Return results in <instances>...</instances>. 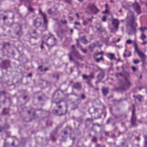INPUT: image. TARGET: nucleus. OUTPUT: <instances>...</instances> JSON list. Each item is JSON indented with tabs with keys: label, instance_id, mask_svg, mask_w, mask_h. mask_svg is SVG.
Wrapping results in <instances>:
<instances>
[{
	"label": "nucleus",
	"instance_id": "obj_1",
	"mask_svg": "<svg viewBox=\"0 0 147 147\" xmlns=\"http://www.w3.org/2000/svg\"><path fill=\"white\" fill-rule=\"evenodd\" d=\"M126 20L127 22L126 27L127 29V32L128 34L129 35L132 34V33L133 32L134 34L136 35V29L133 26V24L135 22V18L133 12L129 11Z\"/></svg>",
	"mask_w": 147,
	"mask_h": 147
},
{
	"label": "nucleus",
	"instance_id": "obj_2",
	"mask_svg": "<svg viewBox=\"0 0 147 147\" xmlns=\"http://www.w3.org/2000/svg\"><path fill=\"white\" fill-rule=\"evenodd\" d=\"M124 79V82L121 80L119 81V87L115 88V90L124 91L127 90L130 87L131 85L130 82L127 78L125 77Z\"/></svg>",
	"mask_w": 147,
	"mask_h": 147
},
{
	"label": "nucleus",
	"instance_id": "obj_3",
	"mask_svg": "<svg viewBox=\"0 0 147 147\" xmlns=\"http://www.w3.org/2000/svg\"><path fill=\"white\" fill-rule=\"evenodd\" d=\"M49 34L50 35V36L48 37L47 39V42L46 43V44L49 47L51 48L57 45V39L53 35L50 33Z\"/></svg>",
	"mask_w": 147,
	"mask_h": 147
},
{
	"label": "nucleus",
	"instance_id": "obj_4",
	"mask_svg": "<svg viewBox=\"0 0 147 147\" xmlns=\"http://www.w3.org/2000/svg\"><path fill=\"white\" fill-rule=\"evenodd\" d=\"M135 47V51L137 53L138 55L141 59V61L142 62V66H144V63L146 59V55L142 51H140L138 48L137 45L136 43L134 42Z\"/></svg>",
	"mask_w": 147,
	"mask_h": 147
},
{
	"label": "nucleus",
	"instance_id": "obj_5",
	"mask_svg": "<svg viewBox=\"0 0 147 147\" xmlns=\"http://www.w3.org/2000/svg\"><path fill=\"white\" fill-rule=\"evenodd\" d=\"M82 78L83 79L87 80L86 82L89 86L91 87H93V85L91 82L92 79L94 78V75L93 73H92L90 75L88 76L83 74Z\"/></svg>",
	"mask_w": 147,
	"mask_h": 147
},
{
	"label": "nucleus",
	"instance_id": "obj_6",
	"mask_svg": "<svg viewBox=\"0 0 147 147\" xmlns=\"http://www.w3.org/2000/svg\"><path fill=\"white\" fill-rule=\"evenodd\" d=\"M39 13L41 16L44 20V25L43 26V28L44 29L43 30V31L47 30L48 26V20L47 19V16L46 15L43 13L41 10H39Z\"/></svg>",
	"mask_w": 147,
	"mask_h": 147
},
{
	"label": "nucleus",
	"instance_id": "obj_7",
	"mask_svg": "<svg viewBox=\"0 0 147 147\" xmlns=\"http://www.w3.org/2000/svg\"><path fill=\"white\" fill-rule=\"evenodd\" d=\"M16 27L17 29V32L15 33L16 37H14L12 36L11 37L14 38H18L23 35V32L22 28L20 26H16Z\"/></svg>",
	"mask_w": 147,
	"mask_h": 147
},
{
	"label": "nucleus",
	"instance_id": "obj_8",
	"mask_svg": "<svg viewBox=\"0 0 147 147\" xmlns=\"http://www.w3.org/2000/svg\"><path fill=\"white\" fill-rule=\"evenodd\" d=\"M87 8L89 9L90 11L94 14H96L99 12V10L93 4H90L88 5Z\"/></svg>",
	"mask_w": 147,
	"mask_h": 147
},
{
	"label": "nucleus",
	"instance_id": "obj_9",
	"mask_svg": "<svg viewBox=\"0 0 147 147\" xmlns=\"http://www.w3.org/2000/svg\"><path fill=\"white\" fill-rule=\"evenodd\" d=\"M132 6L133 7L134 10L139 15L141 13V7L138 3L136 1L132 4Z\"/></svg>",
	"mask_w": 147,
	"mask_h": 147
},
{
	"label": "nucleus",
	"instance_id": "obj_10",
	"mask_svg": "<svg viewBox=\"0 0 147 147\" xmlns=\"http://www.w3.org/2000/svg\"><path fill=\"white\" fill-rule=\"evenodd\" d=\"M38 111H40L41 112V115H45V117L48 116L50 115V113L49 111H42V109H37L33 112V116L34 117L35 116L36 114Z\"/></svg>",
	"mask_w": 147,
	"mask_h": 147
},
{
	"label": "nucleus",
	"instance_id": "obj_11",
	"mask_svg": "<svg viewBox=\"0 0 147 147\" xmlns=\"http://www.w3.org/2000/svg\"><path fill=\"white\" fill-rule=\"evenodd\" d=\"M95 27L97 29L96 32L98 34H100L105 31V28L99 24H97Z\"/></svg>",
	"mask_w": 147,
	"mask_h": 147
},
{
	"label": "nucleus",
	"instance_id": "obj_12",
	"mask_svg": "<svg viewBox=\"0 0 147 147\" xmlns=\"http://www.w3.org/2000/svg\"><path fill=\"white\" fill-rule=\"evenodd\" d=\"M42 23L41 19L38 18L34 20V25L36 28H38L41 26Z\"/></svg>",
	"mask_w": 147,
	"mask_h": 147
},
{
	"label": "nucleus",
	"instance_id": "obj_13",
	"mask_svg": "<svg viewBox=\"0 0 147 147\" xmlns=\"http://www.w3.org/2000/svg\"><path fill=\"white\" fill-rule=\"evenodd\" d=\"M97 126L98 127H101V125L98 123H93L91 129V131H94L95 134L97 133V131L98 130V129L96 128Z\"/></svg>",
	"mask_w": 147,
	"mask_h": 147
},
{
	"label": "nucleus",
	"instance_id": "obj_14",
	"mask_svg": "<svg viewBox=\"0 0 147 147\" xmlns=\"http://www.w3.org/2000/svg\"><path fill=\"white\" fill-rule=\"evenodd\" d=\"M119 21L117 19L113 18L112 24L113 25L115 29H117L118 28Z\"/></svg>",
	"mask_w": 147,
	"mask_h": 147
},
{
	"label": "nucleus",
	"instance_id": "obj_15",
	"mask_svg": "<svg viewBox=\"0 0 147 147\" xmlns=\"http://www.w3.org/2000/svg\"><path fill=\"white\" fill-rule=\"evenodd\" d=\"M137 118L136 117H131L130 120V122L132 127H136L138 126V125L136 123Z\"/></svg>",
	"mask_w": 147,
	"mask_h": 147
},
{
	"label": "nucleus",
	"instance_id": "obj_16",
	"mask_svg": "<svg viewBox=\"0 0 147 147\" xmlns=\"http://www.w3.org/2000/svg\"><path fill=\"white\" fill-rule=\"evenodd\" d=\"M133 97L134 98L135 102L136 100H138L139 102L140 103L143 101V97L140 95H138L137 96L133 95Z\"/></svg>",
	"mask_w": 147,
	"mask_h": 147
},
{
	"label": "nucleus",
	"instance_id": "obj_17",
	"mask_svg": "<svg viewBox=\"0 0 147 147\" xmlns=\"http://www.w3.org/2000/svg\"><path fill=\"white\" fill-rule=\"evenodd\" d=\"M82 86V85L81 83L79 82H77L73 84V87L78 91H80L81 89Z\"/></svg>",
	"mask_w": 147,
	"mask_h": 147
},
{
	"label": "nucleus",
	"instance_id": "obj_18",
	"mask_svg": "<svg viewBox=\"0 0 147 147\" xmlns=\"http://www.w3.org/2000/svg\"><path fill=\"white\" fill-rule=\"evenodd\" d=\"M36 93L39 94L37 98V99L38 101H44V98L45 96L44 94L42 92H36Z\"/></svg>",
	"mask_w": 147,
	"mask_h": 147
},
{
	"label": "nucleus",
	"instance_id": "obj_19",
	"mask_svg": "<svg viewBox=\"0 0 147 147\" xmlns=\"http://www.w3.org/2000/svg\"><path fill=\"white\" fill-rule=\"evenodd\" d=\"M102 92L104 96H106L109 92V88L103 87L102 88Z\"/></svg>",
	"mask_w": 147,
	"mask_h": 147
},
{
	"label": "nucleus",
	"instance_id": "obj_20",
	"mask_svg": "<svg viewBox=\"0 0 147 147\" xmlns=\"http://www.w3.org/2000/svg\"><path fill=\"white\" fill-rule=\"evenodd\" d=\"M60 128V127L59 126H57L55 127V129L51 134V137H54V136L57 134L58 132V130Z\"/></svg>",
	"mask_w": 147,
	"mask_h": 147
},
{
	"label": "nucleus",
	"instance_id": "obj_21",
	"mask_svg": "<svg viewBox=\"0 0 147 147\" xmlns=\"http://www.w3.org/2000/svg\"><path fill=\"white\" fill-rule=\"evenodd\" d=\"M10 44L9 42H3V47L1 49V50L3 51L4 49L6 48L7 47H9L10 46Z\"/></svg>",
	"mask_w": 147,
	"mask_h": 147
},
{
	"label": "nucleus",
	"instance_id": "obj_22",
	"mask_svg": "<svg viewBox=\"0 0 147 147\" xmlns=\"http://www.w3.org/2000/svg\"><path fill=\"white\" fill-rule=\"evenodd\" d=\"M105 74L104 72H101L98 74L97 76V78L101 79L102 80L104 77Z\"/></svg>",
	"mask_w": 147,
	"mask_h": 147
},
{
	"label": "nucleus",
	"instance_id": "obj_23",
	"mask_svg": "<svg viewBox=\"0 0 147 147\" xmlns=\"http://www.w3.org/2000/svg\"><path fill=\"white\" fill-rule=\"evenodd\" d=\"M136 111V109L135 108V105H132V115L131 117H136L135 114Z\"/></svg>",
	"mask_w": 147,
	"mask_h": 147
},
{
	"label": "nucleus",
	"instance_id": "obj_24",
	"mask_svg": "<svg viewBox=\"0 0 147 147\" xmlns=\"http://www.w3.org/2000/svg\"><path fill=\"white\" fill-rule=\"evenodd\" d=\"M81 41L84 44H86L88 42V41L86 39L85 36H82L81 38Z\"/></svg>",
	"mask_w": 147,
	"mask_h": 147
},
{
	"label": "nucleus",
	"instance_id": "obj_25",
	"mask_svg": "<svg viewBox=\"0 0 147 147\" xmlns=\"http://www.w3.org/2000/svg\"><path fill=\"white\" fill-rule=\"evenodd\" d=\"M108 55L109 56V58L110 60H112L113 59L116 60V59L115 57V55L114 54L111 53H109L108 54Z\"/></svg>",
	"mask_w": 147,
	"mask_h": 147
},
{
	"label": "nucleus",
	"instance_id": "obj_26",
	"mask_svg": "<svg viewBox=\"0 0 147 147\" xmlns=\"http://www.w3.org/2000/svg\"><path fill=\"white\" fill-rule=\"evenodd\" d=\"M28 141L27 139L25 138H21L20 142L22 144L24 145Z\"/></svg>",
	"mask_w": 147,
	"mask_h": 147
},
{
	"label": "nucleus",
	"instance_id": "obj_27",
	"mask_svg": "<svg viewBox=\"0 0 147 147\" xmlns=\"http://www.w3.org/2000/svg\"><path fill=\"white\" fill-rule=\"evenodd\" d=\"M7 109L4 108L2 111V114L3 115H8L9 113V111L7 110Z\"/></svg>",
	"mask_w": 147,
	"mask_h": 147
},
{
	"label": "nucleus",
	"instance_id": "obj_28",
	"mask_svg": "<svg viewBox=\"0 0 147 147\" xmlns=\"http://www.w3.org/2000/svg\"><path fill=\"white\" fill-rule=\"evenodd\" d=\"M95 47V45L94 43H93L89 46L88 48L91 51H92L93 49Z\"/></svg>",
	"mask_w": 147,
	"mask_h": 147
},
{
	"label": "nucleus",
	"instance_id": "obj_29",
	"mask_svg": "<svg viewBox=\"0 0 147 147\" xmlns=\"http://www.w3.org/2000/svg\"><path fill=\"white\" fill-rule=\"evenodd\" d=\"M27 8L29 11L32 12H34V9L30 5H29L27 6Z\"/></svg>",
	"mask_w": 147,
	"mask_h": 147
},
{
	"label": "nucleus",
	"instance_id": "obj_30",
	"mask_svg": "<svg viewBox=\"0 0 147 147\" xmlns=\"http://www.w3.org/2000/svg\"><path fill=\"white\" fill-rule=\"evenodd\" d=\"M84 57L80 55V54H78L76 57L78 59H79L81 60H83L84 59Z\"/></svg>",
	"mask_w": 147,
	"mask_h": 147
},
{
	"label": "nucleus",
	"instance_id": "obj_31",
	"mask_svg": "<svg viewBox=\"0 0 147 147\" xmlns=\"http://www.w3.org/2000/svg\"><path fill=\"white\" fill-rule=\"evenodd\" d=\"M104 60V58L102 56L101 57L99 58H96L95 59V60L97 62H99L100 61H103Z\"/></svg>",
	"mask_w": 147,
	"mask_h": 147
},
{
	"label": "nucleus",
	"instance_id": "obj_32",
	"mask_svg": "<svg viewBox=\"0 0 147 147\" xmlns=\"http://www.w3.org/2000/svg\"><path fill=\"white\" fill-rule=\"evenodd\" d=\"M77 101L78 102L77 104L76 105V107L75 108H73V109L74 110L78 107V105L79 104L81 103V100L80 99H78L77 100Z\"/></svg>",
	"mask_w": 147,
	"mask_h": 147
},
{
	"label": "nucleus",
	"instance_id": "obj_33",
	"mask_svg": "<svg viewBox=\"0 0 147 147\" xmlns=\"http://www.w3.org/2000/svg\"><path fill=\"white\" fill-rule=\"evenodd\" d=\"M72 53H73L75 57L76 58L77 56V55H78V54H79L78 51H75L74 50H72Z\"/></svg>",
	"mask_w": 147,
	"mask_h": 147
},
{
	"label": "nucleus",
	"instance_id": "obj_34",
	"mask_svg": "<svg viewBox=\"0 0 147 147\" xmlns=\"http://www.w3.org/2000/svg\"><path fill=\"white\" fill-rule=\"evenodd\" d=\"M91 140L92 142L96 143L97 140L95 136H92V138Z\"/></svg>",
	"mask_w": 147,
	"mask_h": 147
},
{
	"label": "nucleus",
	"instance_id": "obj_35",
	"mask_svg": "<svg viewBox=\"0 0 147 147\" xmlns=\"http://www.w3.org/2000/svg\"><path fill=\"white\" fill-rule=\"evenodd\" d=\"M76 45L78 47L80 48L81 47V45H80L79 40L78 39H76Z\"/></svg>",
	"mask_w": 147,
	"mask_h": 147
},
{
	"label": "nucleus",
	"instance_id": "obj_36",
	"mask_svg": "<svg viewBox=\"0 0 147 147\" xmlns=\"http://www.w3.org/2000/svg\"><path fill=\"white\" fill-rule=\"evenodd\" d=\"M146 38V36L143 33H142L141 34V38L143 40H144V39Z\"/></svg>",
	"mask_w": 147,
	"mask_h": 147
},
{
	"label": "nucleus",
	"instance_id": "obj_37",
	"mask_svg": "<svg viewBox=\"0 0 147 147\" xmlns=\"http://www.w3.org/2000/svg\"><path fill=\"white\" fill-rule=\"evenodd\" d=\"M81 99L82 100H84L86 98V95L83 94H80Z\"/></svg>",
	"mask_w": 147,
	"mask_h": 147
},
{
	"label": "nucleus",
	"instance_id": "obj_38",
	"mask_svg": "<svg viewBox=\"0 0 147 147\" xmlns=\"http://www.w3.org/2000/svg\"><path fill=\"white\" fill-rule=\"evenodd\" d=\"M93 120L92 119H91L88 118H87V119H86V120L85 123L86 124H87L88 123V121H89L91 123L93 121Z\"/></svg>",
	"mask_w": 147,
	"mask_h": 147
},
{
	"label": "nucleus",
	"instance_id": "obj_39",
	"mask_svg": "<svg viewBox=\"0 0 147 147\" xmlns=\"http://www.w3.org/2000/svg\"><path fill=\"white\" fill-rule=\"evenodd\" d=\"M139 29L142 32H144V30H145L147 29V28L145 27H141L139 28Z\"/></svg>",
	"mask_w": 147,
	"mask_h": 147
},
{
	"label": "nucleus",
	"instance_id": "obj_40",
	"mask_svg": "<svg viewBox=\"0 0 147 147\" xmlns=\"http://www.w3.org/2000/svg\"><path fill=\"white\" fill-rule=\"evenodd\" d=\"M140 62V61L139 59H134L133 61V62L135 64H137L139 63Z\"/></svg>",
	"mask_w": 147,
	"mask_h": 147
},
{
	"label": "nucleus",
	"instance_id": "obj_41",
	"mask_svg": "<svg viewBox=\"0 0 147 147\" xmlns=\"http://www.w3.org/2000/svg\"><path fill=\"white\" fill-rule=\"evenodd\" d=\"M39 36L38 34H37L36 35H35L34 36H30V38H32L35 39V40H37Z\"/></svg>",
	"mask_w": 147,
	"mask_h": 147
},
{
	"label": "nucleus",
	"instance_id": "obj_42",
	"mask_svg": "<svg viewBox=\"0 0 147 147\" xmlns=\"http://www.w3.org/2000/svg\"><path fill=\"white\" fill-rule=\"evenodd\" d=\"M61 101H59L58 102H55L56 104L57 105V106L58 107V108L59 109H61L62 107V106L61 105H59V104L60 102Z\"/></svg>",
	"mask_w": 147,
	"mask_h": 147
},
{
	"label": "nucleus",
	"instance_id": "obj_43",
	"mask_svg": "<svg viewBox=\"0 0 147 147\" xmlns=\"http://www.w3.org/2000/svg\"><path fill=\"white\" fill-rule=\"evenodd\" d=\"M75 131L76 132L77 135H80L81 134V131L78 128L76 129Z\"/></svg>",
	"mask_w": 147,
	"mask_h": 147
},
{
	"label": "nucleus",
	"instance_id": "obj_44",
	"mask_svg": "<svg viewBox=\"0 0 147 147\" xmlns=\"http://www.w3.org/2000/svg\"><path fill=\"white\" fill-rule=\"evenodd\" d=\"M101 55L102 56L104 55V52L102 51H101L100 52H98L96 54V56H97L98 55Z\"/></svg>",
	"mask_w": 147,
	"mask_h": 147
},
{
	"label": "nucleus",
	"instance_id": "obj_45",
	"mask_svg": "<svg viewBox=\"0 0 147 147\" xmlns=\"http://www.w3.org/2000/svg\"><path fill=\"white\" fill-rule=\"evenodd\" d=\"M69 60L70 61H74V60L73 58L71 55V54H69Z\"/></svg>",
	"mask_w": 147,
	"mask_h": 147
},
{
	"label": "nucleus",
	"instance_id": "obj_46",
	"mask_svg": "<svg viewBox=\"0 0 147 147\" xmlns=\"http://www.w3.org/2000/svg\"><path fill=\"white\" fill-rule=\"evenodd\" d=\"M65 129L67 130H69L71 131L72 130V129L71 126H66Z\"/></svg>",
	"mask_w": 147,
	"mask_h": 147
},
{
	"label": "nucleus",
	"instance_id": "obj_47",
	"mask_svg": "<svg viewBox=\"0 0 147 147\" xmlns=\"http://www.w3.org/2000/svg\"><path fill=\"white\" fill-rule=\"evenodd\" d=\"M112 120H113V119L111 117H110L107 120L106 123V124H108L110 122V121Z\"/></svg>",
	"mask_w": 147,
	"mask_h": 147
},
{
	"label": "nucleus",
	"instance_id": "obj_48",
	"mask_svg": "<svg viewBox=\"0 0 147 147\" xmlns=\"http://www.w3.org/2000/svg\"><path fill=\"white\" fill-rule=\"evenodd\" d=\"M76 120L79 123H81L82 122V120L80 117H79Z\"/></svg>",
	"mask_w": 147,
	"mask_h": 147
},
{
	"label": "nucleus",
	"instance_id": "obj_49",
	"mask_svg": "<svg viewBox=\"0 0 147 147\" xmlns=\"http://www.w3.org/2000/svg\"><path fill=\"white\" fill-rule=\"evenodd\" d=\"M47 12H48V13L49 15L52 14V15H53V14H52V10L51 9H49L47 10Z\"/></svg>",
	"mask_w": 147,
	"mask_h": 147
},
{
	"label": "nucleus",
	"instance_id": "obj_50",
	"mask_svg": "<svg viewBox=\"0 0 147 147\" xmlns=\"http://www.w3.org/2000/svg\"><path fill=\"white\" fill-rule=\"evenodd\" d=\"M107 20L106 17L105 16H103L102 19V20L103 22H105Z\"/></svg>",
	"mask_w": 147,
	"mask_h": 147
},
{
	"label": "nucleus",
	"instance_id": "obj_51",
	"mask_svg": "<svg viewBox=\"0 0 147 147\" xmlns=\"http://www.w3.org/2000/svg\"><path fill=\"white\" fill-rule=\"evenodd\" d=\"M67 32V30H65L63 29H61L60 31V33L63 34H64V32Z\"/></svg>",
	"mask_w": 147,
	"mask_h": 147
},
{
	"label": "nucleus",
	"instance_id": "obj_52",
	"mask_svg": "<svg viewBox=\"0 0 147 147\" xmlns=\"http://www.w3.org/2000/svg\"><path fill=\"white\" fill-rule=\"evenodd\" d=\"M74 62L76 65L79 66V63L78 61H76L75 60L74 61Z\"/></svg>",
	"mask_w": 147,
	"mask_h": 147
},
{
	"label": "nucleus",
	"instance_id": "obj_53",
	"mask_svg": "<svg viewBox=\"0 0 147 147\" xmlns=\"http://www.w3.org/2000/svg\"><path fill=\"white\" fill-rule=\"evenodd\" d=\"M104 134L105 136H109V132L104 131Z\"/></svg>",
	"mask_w": 147,
	"mask_h": 147
},
{
	"label": "nucleus",
	"instance_id": "obj_54",
	"mask_svg": "<svg viewBox=\"0 0 147 147\" xmlns=\"http://www.w3.org/2000/svg\"><path fill=\"white\" fill-rule=\"evenodd\" d=\"M101 117V115L100 114H99L97 116H95L94 117L95 119H99Z\"/></svg>",
	"mask_w": 147,
	"mask_h": 147
},
{
	"label": "nucleus",
	"instance_id": "obj_55",
	"mask_svg": "<svg viewBox=\"0 0 147 147\" xmlns=\"http://www.w3.org/2000/svg\"><path fill=\"white\" fill-rule=\"evenodd\" d=\"M8 18V16H3L2 18V19L4 21H5Z\"/></svg>",
	"mask_w": 147,
	"mask_h": 147
},
{
	"label": "nucleus",
	"instance_id": "obj_56",
	"mask_svg": "<svg viewBox=\"0 0 147 147\" xmlns=\"http://www.w3.org/2000/svg\"><path fill=\"white\" fill-rule=\"evenodd\" d=\"M126 43L127 44H130L131 43L132 41L130 39H128L126 41Z\"/></svg>",
	"mask_w": 147,
	"mask_h": 147
},
{
	"label": "nucleus",
	"instance_id": "obj_57",
	"mask_svg": "<svg viewBox=\"0 0 147 147\" xmlns=\"http://www.w3.org/2000/svg\"><path fill=\"white\" fill-rule=\"evenodd\" d=\"M116 30H115L113 28H111V32H113H113H115L116 31H117V29H115Z\"/></svg>",
	"mask_w": 147,
	"mask_h": 147
},
{
	"label": "nucleus",
	"instance_id": "obj_58",
	"mask_svg": "<svg viewBox=\"0 0 147 147\" xmlns=\"http://www.w3.org/2000/svg\"><path fill=\"white\" fill-rule=\"evenodd\" d=\"M4 127V128L8 129L9 127V125L7 124H5Z\"/></svg>",
	"mask_w": 147,
	"mask_h": 147
},
{
	"label": "nucleus",
	"instance_id": "obj_59",
	"mask_svg": "<svg viewBox=\"0 0 147 147\" xmlns=\"http://www.w3.org/2000/svg\"><path fill=\"white\" fill-rule=\"evenodd\" d=\"M59 90V89H58L57 90H56L55 91V92L54 93L53 95V96H52V98L53 99L54 98V96L55 95V94Z\"/></svg>",
	"mask_w": 147,
	"mask_h": 147
},
{
	"label": "nucleus",
	"instance_id": "obj_60",
	"mask_svg": "<svg viewBox=\"0 0 147 147\" xmlns=\"http://www.w3.org/2000/svg\"><path fill=\"white\" fill-rule=\"evenodd\" d=\"M131 68L134 72L136 70V68L134 66H132Z\"/></svg>",
	"mask_w": 147,
	"mask_h": 147
},
{
	"label": "nucleus",
	"instance_id": "obj_61",
	"mask_svg": "<svg viewBox=\"0 0 147 147\" xmlns=\"http://www.w3.org/2000/svg\"><path fill=\"white\" fill-rule=\"evenodd\" d=\"M87 22L85 20H84L83 22V24L84 25H86L87 24Z\"/></svg>",
	"mask_w": 147,
	"mask_h": 147
},
{
	"label": "nucleus",
	"instance_id": "obj_62",
	"mask_svg": "<svg viewBox=\"0 0 147 147\" xmlns=\"http://www.w3.org/2000/svg\"><path fill=\"white\" fill-rule=\"evenodd\" d=\"M81 50L84 53H86L87 52V50L86 49H81Z\"/></svg>",
	"mask_w": 147,
	"mask_h": 147
},
{
	"label": "nucleus",
	"instance_id": "obj_63",
	"mask_svg": "<svg viewBox=\"0 0 147 147\" xmlns=\"http://www.w3.org/2000/svg\"><path fill=\"white\" fill-rule=\"evenodd\" d=\"M124 142H122L121 143V145L119 146H118L117 147H124Z\"/></svg>",
	"mask_w": 147,
	"mask_h": 147
},
{
	"label": "nucleus",
	"instance_id": "obj_64",
	"mask_svg": "<svg viewBox=\"0 0 147 147\" xmlns=\"http://www.w3.org/2000/svg\"><path fill=\"white\" fill-rule=\"evenodd\" d=\"M144 139L145 142H147V135H144Z\"/></svg>",
	"mask_w": 147,
	"mask_h": 147
}]
</instances>
